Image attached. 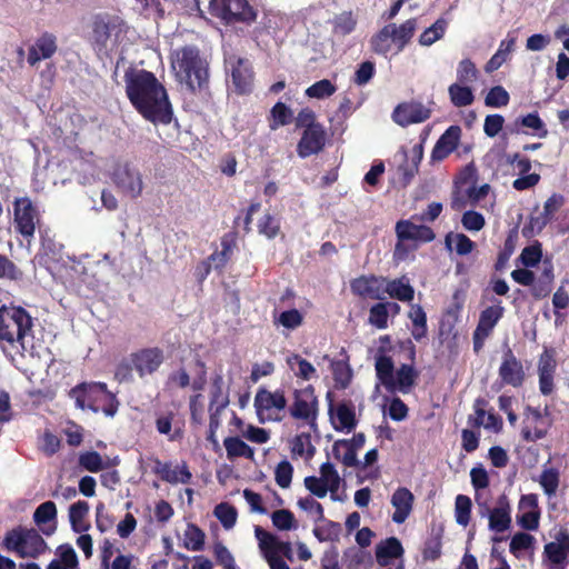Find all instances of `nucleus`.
I'll return each instance as SVG.
<instances>
[{
  "instance_id": "nucleus-1",
  "label": "nucleus",
  "mask_w": 569,
  "mask_h": 569,
  "mask_svg": "<svg viewBox=\"0 0 569 569\" xmlns=\"http://www.w3.org/2000/svg\"><path fill=\"white\" fill-rule=\"evenodd\" d=\"M126 93L134 109L153 124H169L173 117L166 88L148 70L129 69L124 73Z\"/></svg>"
},
{
  "instance_id": "nucleus-2",
  "label": "nucleus",
  "mask_w": 569,
  "mask_h": 569,
  "mask_svg": "<svg viewBox=\"0 0 569 569\" xmlns=\"http://www.w3.org/2000/svg\"><path fill=\"white\" fill-rule=\"evenodd\" d=\"M173 57L172 68L180 82L186 83L191 92L208 88V62L197 47L186 46L176 50Z\"/></svg>"
},
{
  "instance_id": "nucleus-3",
  "label": "nucleus",
  "mask_w": 569,
  "mask_h": 569,
  "mask_svg": "<svg viewBox=\"0 0 569 569\" xmlns=\"http://www.w3.org/2000/svg\"><path fill=\"white\" fill-rule=\"evenodd\" d=\"M33 321L29 312L20 306H2L0 308V345L17 352L24 351V338L31 333Z\"/></svg>"
},
{
  "instance_id": "nucleus-4",
  "label": "nucleus",
  "mask_w": 569,
  "mask_h": 569,
  "mask_svg": "<svg viewBox=\"0 0 569 569\" xmlns=\"http://www.w3.org/2000/svg\"><path fill=\"white\" fill-rule=\"evenodd\" d=\"M69 397L77 408L101 411L107 417H113L119 408V400L104 382H81L69 391Z\"/></svg>"
},
{
  "instance_id": "nucleus-5",
  "label": "nucleus",
  "mask_w": 569,
  "mask_h": 569,
  "mask_svg": "<svg viewBox=\"0 0 569 569\" xmlns=\"http://www.w3.org/2000/svg\"><path fill=\"white\" fill-rule=\"evenodd\" d=\"M2 547L20 558H38L48 550V545L34 528L17 526L4 535Z\"/></svg>"
},
{
  "instance_id": "nucleus-6",
  "label": "nucleus",
  "mask_w": 569,
  "mask_h": 569,
  "mask_svg": "<svg viewBox=\"0 0 569 569\" xmlns=\"http://www.w3.org/2000/svg\"><path fill=\"white\" fill-rule=\"evenodd\" d=\"M209 11L226 24H251L258 17V11L248 0H210Z\"/></svg>"
},
{
  "instance_id": "nucleus-7",
  "label": "nucleus",
  "mask_w": 569,
  "mask_h": 569,
  "mask_svg": "<svg viewBox=\"0 0 569 569\" xmlns=\"http://www.w3.org/2000/svg\"><path fill=\"white\" fill-rule=\"evenodd\" d=\"M491 301L492 305L480 312L478 325L472 333V345L476 353L483 349L486 340L491 336L495 327L505 315L501 300L492 298Z\"/></svg>"
},
{
  "instance_id": "nucleus-8",
  "label": "nucleus",
  "mask_w": 569,
  "mask_h": 569,
  "mask_svg": "<svg viewBox=\"0 0 569 569\" xmlns=\"http://www.w3.org/2000/svg\"><path fill=\"white\" fill-rule=\"evenodd\" d=\"M13 222L16 231L23 238L30 239L34 236L40 214L28 197L18 198L13 202Z\"/></svg>"
},
{
  "instance_id": "nucleus-9",
  "label": "nucleus",
  "mask_w": 569,
  "mask_h": 569,
  "mask_svg": "<svg viewBox=\"0 0 569 569\" xmlns=\"http://www.w3.org/2000/svg\"><path fill=\"white\" fill-rule=\"evenodd\" d=\"M318 398L315 388L311 385L293 391V401L289 408L290 416L293 419L305 420L313 425L318 416Z\"/></svg>"
},
{
  "instance_id": "nucleus-10",
  "label": "nucleus",
  "mask_w": 569,
  "mask_h": 569,
  "mask_svg": "<svg viewBox=\"0 0 569 569\" xmlns=\"http://www.w3.org/2000/svg\"><path fill=\"white\" fill-rule=\"evenodd\" d=\"M476 501L482 509L480 515L482 517L488 516V528L490 531L496 533H502L511 527V507L508 498L502 495L498 499V503L495 508L490 509L487 502H480L478 493L476 495Z\"/></svg>"
},
{
  "instance_id": "nucleus-11",
  "label": "nucleus",
  "mask_w": 569,
  "mask_h": 569,
  "mask_svg": "<svg viewBox=\"0 0 569 569\" xmlns=\"http://www.w3.org/2000/svg\"><path fill=\"white\" fill-rule=\"evenodd\" d=\"M112 180L117 188L131 199H137L142 194V174L139 169L129 163L118 167L112 174Z\"/></svg>"
},
{
  "instance_id": "nucleus-12",
  "label": "nucleus",
  "mask_w": 569,
  "mask_h": 569,
  "mask_svg": "<svg viewBox=\"0 0 569 569\" xmlns=\"http://www.w3.org/2000/svg\"><path fill=\"white\" fill-rule=\"evenodd\" d=\"M253 405L260 422H264V413H267V418L269 420H278V418H273L271 416V412L273 410H284L287 407V398L282 389H277L272 392L263 387H260L254 396Z\"/></svg>"
},
{
  "instance_id": "nucleus-13",
  "label": "nucleus",
  "mask_w": 569,
  "mask_h": 569,
  "mask_svg": "<svg viewBox=\"0 0 569 569\" xmlns=\"http://www.w3.org/2000/svg\"><path fill=\"white\" fill-rule=\"evenodd\" d=\"M130 361L139 377L143 378L159 370L164 361V353L159 347L142 348L130 355Z\"/></svg>"
},
{
  "instance_id": "nucleus-14",
  "label": "nucleus",
  "mask_w": 569,
  "mask_h": 569,
  "mask_svg": "<svg viewBox=\"0 0 569 569\" xmlns=\"http://www.w3.org/2000/svg\"><path fill=\"white\" fill-rule=\"evenodd\" d=\"M565 197L560 193H552L543 203V211L538 216H531L528 224L523 226L522 234L531 237L533 232H541L553 219L555 214L565 204Z\"/></svg>"
},
{
  "instance_id": "nucleus-15",
  "label": "nucleus",
  "mask_w": 569,
  "mask_h": 569,
  "mask_svg": "<svg viewBox=\"0 0 569 569\" xmlns=\"http://www.w3.org/2000/svg\"><path fill=\"white\" fill-rule=\"evenodd\" d=\"M525 420L521 429V438L527 442H536L545 438L551 427L539 408L527 406L525 409Z\"/></svg>"
},
{
  "instance_id": "nucleus-16",
  "label": "nucleus",
  "mask_w": 569,
  "mask_h": 569,
  "mask_svg": "<svg viewBox=\"0 0 569 569\" xmlns=\"http://www.w3.org/2000/svg\"><path fill=\"white\" fill-rule=\"evenodd\" d=\"M498 373L503 385L513 388L522 387L526 380L523 366L510 348L503 351Z\"/></svg>"
},
{
  "instance_id": "nucleus-17",
  "label": "nucleus",
  "mask_w": 569,
  "mask_h": 569,
  "mask_svg": "<svg viewBox=\"0 0 569 569\" xmlns=\"http://www.w3.org/2000/svg\"><path fill=\"white\" fill-rule=\"evenodd\" d=\"M327 142V132L323 124L303 130L297 143V154L301 159L320 153Z\"/></svg>"
},
{
  "instance_id": "nucleus-18",
  "label": "nucleus",
  "mask_w": 569,
  "mask_h": 569,
  "mask_svg": "<svg viewBox=\"0 0 569 569\" xmlns=\"http://www.w3.org/2000/svg\"><path fill=\"white\" fill-rule=\"evenodd\" d=\"M430 116V109L425 107L421 102L400 103L392 112L393 121L401 127L423 122L428 120Z\"/></svg>"
},
{
  "instance_id": "nucleus-19",
  "label": "nucleus",
  "mask_w": 569,
  "mask_h": 569,
  "mask_svg": "<svg viewBox=\"0 0 569 569\" xmlns=\"http://www.w3.org/2000/svg\"><path fill=\"white\" fill-rule=\"evenodd\" d=\"M396 234L399 241L396 249H399L400 242L402 241L431 242L436 238V233L430 227L415 224L411 220H399L396 223Z\"/></svg>"
},
{
  "instance_id": "nucleus-20",
  "label": "nucleus",
  "mask_w": 569,
  "mask_h": 569,
  "mask_svg": "<svg viewBox=\"0 0 569 569\" xmlns=\"http://www.w3.org/2000/svg\"><path fill=\"white\" fill-rule=\"evenodd\" d=\"M386 282L385 277H378L375 274L360 276L350 282V289L353 295L360 298H370L373 300L383 299V284Z\"/></svg>"
},
{
  "instance_id": "nucleus-21",
  "label": "nucleus",
  "mask_w": 569,
  "mask_h": 569,
  "mask_svg": "<svg viewBox=\"0 0 569 569\" xmlns=\"http://www.w3.org/2000/svg\"><path fill=\"white\" fill-rule=\"evenodd\" d=\"M461 132L462 130L459 126H450L435 143L430 161L436 163L448 158L458 148Z\"/></svg>"
},
{
  "instance_id": "nucleus-22",
  "label": "nucleus",
  "mask_w": 569,
  "mask_h": 569,
  "mask_svg": "<svg viewBox=\"0 0 569 569\" xmlns=\"http://www.w3.org/2000/svg\"><path fill=\"white\" fill-rule=\"evenodd\" d=\"M254 72L248 59L237 58L231 64V80L238 94H247L252 91Z\"/></svg>"
},
{
  "instance_id": "nucleus-23",
  "label": "nucleus",
  "mask_w": 569,
  "mask_h": 569,
  "mask_svg": "<svg viewBox=\"0 0 569 569\" xmlns=\"http://www.w3.org/2000/svg\"><path fill=\"white\" fill-rule=\"evenodd\" d=\"M58 50L57 37L50 32L41 33L29 48L28 63L36 66L41 60L50 59Z\"/></svg>"
},
{
  "instance_id": "nucleus-24",
  "label": "nucleus",
  "mask_w": 569,
  "mask_h": 569,
  "mask_svg": "<svg viewBox=\"0 0 569 569\" xmlns=\"http://www.w3.org/2000/svg\"><path fill=\"white\" fill-rule=\"evenodd\" d=\"M390 502L395 508L391 517L392 521L401 525L408 519L413 509L415 496L408 488L399 487L392 493Z\"/></svg>"
},
{
  "instance_id": "nucleus-25",
  "label": "nucleus",
  "mask_w": 569,
  "mask_h": 569,
  "mask_svg": "<svg viewBox=\"0 0 569 569\" xmlns=\"http://www.w3.org/2000/svg\"><path fill=\"white\" fill-rule=\"evenodd\" d=\"M405 549L401 541L397 537H389L376 545V561L380 567H388L395 559L403 557Z\"/></svg>"
},
{
  "instance_id": "nucleus-26",
  "label": "nucleus",
  "mask_w": 569,
  "mask_h": 569,
  "mask_svg": "<svg viewBox=\"0 0 569 569\" xmlns=\"http://www.w3.org/2000/svg\"><path fill=\"white\" fill-rule=\"evenodd\" d=\"M173 411L160 413L157 416L154 425L160 435L167 437L168 441H180L183 438V422L176 419Z\"/></svg>"
},
{
  "instance_id": "nucleus-27",
  "label": "nucleus",
  "mask_w": 569,
  "mask_h": 569,
  "mask_svg": "<svg viewBox=\"0 0 569 569\" xmlns=\"http://www.w3.org/2000/svg\"><path fill=\"white\" fill-rule=\"evenodd\" d=\"M154 473L159 475L160 478L169 483H189L192 479V473L190 472L186 462H182L181 466H178L176 469H172L170 462H161L160 460H156Z\"/></svg>"
},
{
  "instance_id": "nucleus-28",
  "label": "nucleus",
  "mask_w": 569,
  "mask_h": 569,
  "mask_svg": "<svg viewBox=\"0 0 569 569\" xmlns=\"http://www.w3.org/2000/svg\"><path fill=\"white\" fill-rule=\"evenodd\" d=\"M522 128H527L532 130V134L538 136L539 138H545L548 134V130L546 128L545 122L539 117L538 112H531L522 117H518L512 126L509 128L510 133H525L530 134L531 132L523 130Z\"/></svg>"
},
{
  "instance_id": "nucleus-29",
  "label": "nucleus",
  "mask_w": 569,
  "mask_h": 569,
  "mask_svg": "<svg viewBox=\"0 0 569 569\" xmlns=\"http://www.w3.org/2000/svg\"><path fill=\"white\" fill-rule=\"evenodd\" d=\"M543 555L555 566L552 569H565L569 555V535L563 533L558 542L547 543Z\"/></svg>"
},
{
  "instance_id": "nucleus-30",
  "label": "nucleus",
  "mask_w": 569,
  "mask_h": 569,
  "mask_svg": "<svg viewBox=\"0 0 569 569\" xmlns=\"http://www.w3.org/2000/svg\"><path fill=\"white\" fill-rule=\"evenodd\" d=\"M386 293L392 299H397L402 302H410L413 300L415 289L406 276L392 280H388L386 278L383 296Z\"/></svg>"
},
{
  "instance_id": "nucleus-31",
  "label": "nucleus",
  "mask_w": 569,
  "mask_h": 569,
  "mask_svg": "<svg viewBox=\"0 0 569 569\" xmlns=\"http://www.w3.org/2000/svg\"><path fill=\"white\" fill-rule=\"evenodd\" d=\"M254 535L259 542V549L267 562H271L274 559H279V549L281 540H279L273 533L264 530L257 526L254 528Z\"/></svg>"
},
{
  "instance_id": "nucleus-32",
  "label": "nucleus",
  "mask_w": 569,
  "mask_h": 569,
  "mask_svg": "<svg viewBox=\"0 0 569 569\" xmlns=\"http://www.w3.org/2000/svg\"><path fill=\"white\" fill-rule=\"evenodd\" d=\"M56 553L59 559L51 560L47 569H77L79 560L72 546L69 543L60 545Z\"/></svg>"
},
{
  "instance_id": "nucleus-33",
  "label": "nucleus",
  "mask_w": 569,
  "mask_h": 569,
  "mask_svg": "<svg viewBox=\"0 0 569 569\" xmlns=\"http://www.w3.org/2000/svg\"><path fill=\"white\" fill-rule=\"evenodd\" d=\"M408 318L412 322L411 336L421 341L428 335L427 313L420 305H411Z\"/></svg>"
},
{
  "instance_id": "nucleus-34",
  "label": "nucleus",
  "mask_w": 569,
  "mask_h": 569,
  "mask_svg": "<svg viewBox=\"0 0 569 569\" xmlns=\"http://www.w3.org/2000/svg\"><path fill=\"white\" fill-rule=\"evenodd\" d=\"M89 513V503L84 500H79L69 507V521L74 532H84L90 528L86 522Z\"/></svg>"
},
{
  "instance_id": "nucleus-35",
  "label": "nucleus",
  "mask_w": 569,
  "mask_h": 569,
  "mask_svg": "<svg viewBox=\"0 0 569 569\" xmlns=\"http://www.w3.org/2000/svg\"><path fill=\"white\" fill-rule=\"evenodd\" d=\"M376 375L380 382L389 390L396 389L395 366L391 357L379 356L376 359Z\"/></svg>"
},
{
  "instance_id": "nucleus-36",
  "label": "nucleus",
  "mask_w": 569,
  "mask_h": 569,
  "mask_svg": "<svg viewBox=\"0 0 569 569\" xmlns=\"http://www.w3.org/2000/svg\"><path fill=\"white\" fill-rule=\"evenodd\" d=\"M388 26H392V41L397 44L398 51H401L415 34L417 29V19H408L400 26H397L396 23H389Z\"/></svg>"
},
{
  "instance_id": "nucleus-37",
  "label": "nucleus",
  "mask_w": 569,
  "mask_h": 569,
  "mask_svg": "<svg viewBox=\"0 0 569 569\" xmlns=\"http://www.w3.org/2000/svg\"><path fill=\"white\" fill-rule=\"evenodd\" d=\"M413 365L415 363L412 362L402 363L396 371V388H398L403 393L410 391L419 376V372L415 369Z\"/></svg>"
},
{
  "instance_id": "nucleus-38",
  "label": "nucleus",
  "mask_w": 569,
  "mask_h": 569,
  "mask_svg": "<svg viewBox=\"0 0 569 569\" xmlns=\"http://www.w3.org/2000/svg\"><path fill=\"white\" fill-rule=\"evenodd\" d=\"M227 457L232 460L234 458H247L252 460L254 457V450L249 445H247L239 437H227L223 441Z\"/></svg>"
},
{
  "instance_id": "nucleus-39",
  "label": "nucleus",
  "mask_w": 569,
  "mask_h": 569,
  "mask_svg": "<svg viewBox=\"0 0 569 569\" xmlns=\"http://www.w3.org/2000/svg\"><path fill=\"white\" fill-rule=\"evenodd\" d=\"M78 462L81 468L89 472H99L117 463L116 460L112 463L103 461L101 455L94 450L81 452Z\"/></svg>"
},
{
  "instance_id": "nucleus-40",
  "label": "nucleus",
  "mask_w": 569,
  "mask_h": 569,
  "mask_svg": "<svg viewBox=\"0 0 569 569\" xmlns=\"http://www.w3.org/2000/svg\"><path fill=\"white\" fill-rule=\"evenodd\" d=\"M448 93L451 103L457 108L470 106L475 100L473 91L469 84L452 83L448 88Z\"/></svg>"
},
{
  "instance_id": "nucleus-41",
  "label": "nucleus",
  "mask_w": 569,
  "mask_h": 569,
  "mask_svg": "<svg viewBox=\"0 0 569 569\" xmlns=\"http://www.w3.org/2000/svg\"><path fill=\"white\" fill-rule=\"evenodd\" d=\"M392 26L386 24L370 40L371 50L377 54L387 56L392 44Z\"/></svg>"
},
{
  "instance_id": "nucleus-42",
  "label": "nucleus",
  "mask_w": 569,
  "mask_h": 569,
  "mask_svg": "<svg viewBox=\"0 0 569 569\" xmlns=\"http://www.w3.org/2000/svg\"><path fill=\"white\" fill-rule=\"evenodd\" d=\"M287 363L298 378L310 380L316 375V368L301 356L293 353L288 357Z\"/></svg>"
},
{
  "instance_id": "nucleus-43",
  "label": "nucleus",
  "mask_w": 569,
  "mask_h": 569,
  "mask_svg": "<svg viewBox=\"0 0 569 569\" xmlns=\"http://www.w3.org/2000/svg\"><path fill=\"white\" fill-rule=\"evenodd\" d=\"M271 122L270 128L276 130L279 127H284L292 122L293 112L292 110L283 102L278 101L270 111Z\"/></svg>"
},
{
  "instance_id": "nucleus-44",
  "label": "nucleus",
  "mask_w": 569,
  "mask_h": 569,
  "mask_svg": "<svg viewBox=\"0 0 569 569\" xmlns=\"http://www.w3.org/2000/svg\"><path fill=\"white\" fill-rule=\"evenodd\" d=\"M448 22L443 18H439L436 22L427 28L419 37V43L421 46L429 47L436 41L440 40L446 32Z\"/></svg>"
},
{
  "instance_id": "nucleus-45",
  "label": "nucleus",
  "mask_w": 569,
  "mask_h": 569,
  "mask_svg": "<svg viewBox=\"0 0 569 569\" xmlns=\"http://www.w3.org/2000/svg\"><path fill=\"white\" fill-rule=\"evenodd\" d=\"M472 501L466 495H458L455 501V518L458 525L467 527L471 518Z\"/></svg>"
},
{
  "instance_id": "nucleus-46",
  "label": "nucleus",
  "mask_w": 569,
  "mask_h": 569,
  "mask_svg": "<svg viewBox=\"0 0 569 569\" xmlns=\"http://www.w3.org/2000/svg\"><path fill=\"white\" fill-rule=\"evenodd\" d=\"M452 240L456 243L455 250L459 256L469 254L475 248V242L465 233L449 232L445 238V244L449 250H452Z\"/></svg>"
},
{
  "instance_id": "nucleus-47",
  "label": "nucleus",
  "mask_w": 569,
  "mask_h": 569,
  "mask_svg": "<svg viewBox=\"0 0 569 569\" xmlns=\"http://www.w3.org/2000/svg\"><path fill=\"white\" fill-rule=\"evenodd\" d=\"M206 535L204 532L193 523H189L184 531V548L192 551H199L203 549Z\"/></svg>"
},
{
  "instance_id": "nucleus-48",
  "label": "nucleus",
  "mask_w": 569,
  "mask_h": 569,
  "mask_svg": "<svg viewBox=\"0 0 569 569\" xmlns=\"http://www.w3.org/2000/svg\"><path fill=\"white\" fill-rule=\"evenodd\" d=\"M479 70L469 58L462 59L457 68V80L461 84H470L478 80Z\"/></svg>"
},
{
  "instance_id": "nucleus-49",
  "label": "nucleus",
  "mask_w": 569,
  "mask_h": 569,
  "mask_svg": "<svg viewBox=\"0 0 569 569\" xmlns=\"http://www.w3.org/2000/svg\"><path fill=\"white\" fill-rule=\"evenodd\" d=\"M213 515L224 529H231L237 522V509L228 502H221L214 507Z\"/></svg>"
},
{
  "instance_id": "nucleus-50",
  "label": "nucleus",
  "mask_w": 569,
  "mask_h": 569,
  "mask_svg": "<svg viewBox=\"0 0 569 569\" xmlns=\"http://www.w3.org/2000/svg\"><path fill=\"white\" fill-rule=\"evenodd\" d=\"M336 417L340 426H335L336 430L351 431L357 425L356 415L353 408L347 403H339L336 408Z\"/></svg>"
},
{
  "instance_id": "nucleus-51",
  "label": "nucleus",
  "mask_w": 569,
  "mask_h": 569,
  "mask_svg": "<svg viewBox=\"0 0 569 569\" xmlns=\"http://www.w3.org/2000/svg\"><path fill=\"white\" fill-rule=\"evenodd\" d=\"M388 307L383 301L372 305L369 309L368 322L377 329H386L388 327Z\"/></svg>"
},
{
  "instance_id": "nucleus-52",
  "label": "nucleus",
  "mask_w": 569,
  "mask_h": 569,
  "mask_svg": "<svg viewBox=\"0 0 569 569\" xmlns=\"http://www.w3.org/2000/svg\"><path fill=\"white\" fill-rule=\"evenodd\" d=\"M273 321L286 329L295 330L303 323V315L298 309L292 308L282 311Z\"/></svg>"
},
{
  "instance_id": "nucleus-53",
  "label": "nucleus",
  "mask_w": 569,
  "mask_h": 569,
  "mask_svg": "<svg viewBox=\"0 0 569 569\" xmlns=\"http://www.w3.org/2000/svg\"><path fill=\"white\" fill-rule=\"evenodd\" d=\"M57 519V506L53 501L42 502L33 512V521L37 526L46 525Z\"/></svg>"
},
{
  "instance_id": "nucleus-54",
  "label": "nucleus",
  "mask_w": 569,
  "mask_h": 569,
  "mask_svg": "<svg viewBox=\"0 0 569 569\" xmlns=\"http://www.w3.org/2000/svg\"><path fill=\"white\" fill-rule=\"evenodd\" d=\"M336 90V86L330 80L322 79L308 87L306 96L309 98L325 99L332 96Z\"/></svg>"
},
{
  "instance_id": "nucleus-55",
  "label": "nucleus",
  "mask_w": 569,
  "mask_h": 569,
  "mask_svg": "<svg viewBox=\"0 0 569 569\" xmlns=\"http://www.w3.org/2000/svg\"><path fill=\"white\" fill-rule=\"evenodd\" d=\"M509 101L510 96L502 86L492 87L485 98V104L490 108L506 107Z\"/></svg>"
},
{
  "instance_id": "nucleus-56",
  "label": "nucleus",
  "mask_w": 569,
  "mask_h": 569,
  "mask_svg": "<svg viewBox=\"0 0 569 569\" xmlns=\"http://www.w3.org/2000/svg\"><path fill=\"white\" fill-rule=\"evenodd\" d=\"M559 481V472L555 468L545 469L539 479V483L548 497L556 495Z\"/></svg>"
},
{
  "instance_id": "nucleus-57",
  "label": "nucleus",
  "mask_w": 569,
  "mask_h": 569,
  "mask_svg": "<svg viewBox=\"0 0 569 569\" xmlns=\"http://www.w3.org/2000/svg\"><path fill=\"white\" fill-rule=\"evenodd\" d=\"M320 478L323 479L326 483H329V487H331V498L336 499L333 495L338 491L341 479L339 477L338 471L336 470L335 466L331 462L327 461L320 466Z\"/></svg>"
},
{
  "instance_id": "nucleus-58",
  "label": "nucleus",
  "mask_w": 569,
  "mask_h": 569,
  "mask_svg": "<svg viewBox=\"0 0 569 569\" xmlns=\"http://www.w3.org/2000/svg\"><path fill=\"white\" fill-rule=\"evenodd\" d=\"M293 467L288 460L280 461L274 470V480L282 488H289L292 481Z\"/></svg>"
},
{
  "instance_id": "nucleus-59",
  "label": "nucleus",
  "mask_w": 569,
  "mask_h": 569,
  "mask_svg": "<svg viewBox=\"0 0 569 569\" xmlns=\"http://www.w3.org/2000/svg\"><path fill=\"white\" fill-rule=\"evenodd\" d=\"M272 525L279 530H290L296 528L293 513L288 509H279L271 515Z\"/></svg>"
},
{
  "instance_id": "nucleus-60",
  "label": "nucleus",
  "mask_w": 569,
  "mask_h": 569,
  "mask_svg": "<svg viewBox=\"0 0 569 569\" xmlns=\"http://www.w3.org/2000/svg\"><path fill=\"white\" fill-rule=\"evenodd\" d=\"M542 258V249L541 243L536 241V243L525 247L520 254L521 263L527 267L537 266Z\"/></svg>"
},
{
  "instance_id": "nucleus-61",
  "label": "nucleus",
  "mask_w": 569,
  "mask_h": 569,
  "mask_svg": "<svg viewBox=\"0 0 569 569\" xmlns=\"http://www.w3.org/2000/svg\"><path fill=\"white\" fill-rule=\"evenodd\" d=\"M442 541L441 535L437 533L430 537L422 550V558L427 561H435L441 557Z\"/></svg>"
},
{
  "instance_id": "nucleus-62",
  "label": "nucleus",
  "mask_w": 569,
  "mask_h": 569,
  "mask_svg": "<svg viewBox=\"0 0 569 569\" xmlns=\"http://www.w3.org/2000/svg\"><path fill=\"white\" fill-rule=\"evenodd\" d=\"M291 450L298 456H303L307 452L309 457L313 456L316 451L311 443V437L307 432H301L292 439Z\"/></svg>"
},
{
  "instance_id": "nucleus-63",
  "label": "nucleus",
  "mask_w": 569,
  "mask_h": 569,
  "mask_svg": "<svg viewBox=\"0 0 569 569\" xmlns=\"http://www.w3.org/2000/svg\"><path fill=\"white\" fill-rule=\"evenodd\" d=\"M292 121H295L296 129H302V131L321 124L317 121L316 112L309 107L302 108Z\"/></svg>"
},
{
  "instance_id": "nucleus-64",
  "label": "nucleus",
  "mask_w": 569,
  "mask_h": 569,
  "mask_svg": "<svg viewBox=\"0 0 569 569\" xmlns=\"http://www.w3.org/2000/svg\"><path fill=\"white\" fill-rule=\"evenodd\" d=\"M213 555L217 562L223 566L224 569H237L231 552L221 541H217L213 545Z\"/></svg>"
}]
</instances>
